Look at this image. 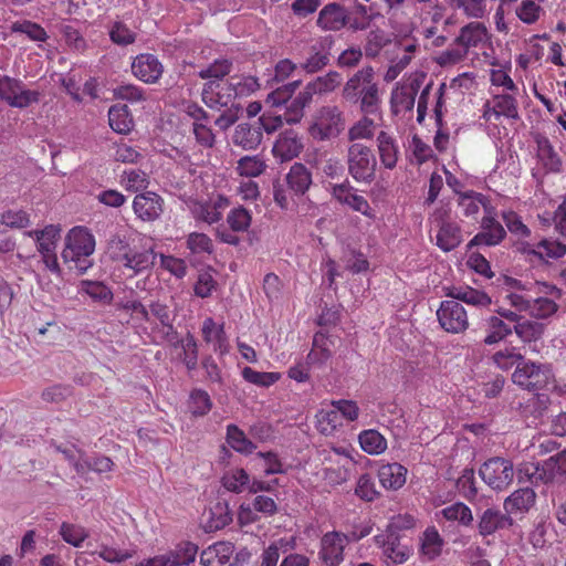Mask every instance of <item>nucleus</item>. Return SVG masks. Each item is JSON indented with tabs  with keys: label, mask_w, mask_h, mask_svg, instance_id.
<instances>
[{
	"label": "nucleus",
	"mask_w": 566,
	"mask_h": 566,
	"mask_svg": "<svg viewBox=\"0 0 566 566\" xmlns=\"http://www.w3.org/2000/svg\"><path fill=\"white\" fill-rule=\"evenodd\" d=\"M401 539L402 534L389 532H384L375 536V541L377 545L382 548L384 555L394 564L405 563L411 554L409 546L401 543Z\"/></svg>",
	"instance_id": "nucleus-18"
},
{
	"label": "nucleus",
	"mask_w": 566,
	"mask_h": 566,
	"mask_svg": "<svg viewBox=\"0 0 566 566\" xmlns=\"http://www.w3.org/2000/svg\"><path fill=\"white\" fill-rule=\"evenodd\" d=\"M492 360L496 367L502 370H509L514 366L516 368L517 365L525 361L523 355L515 347H505L504 349L496 352L493 355Z\"/></svg>",
	"instance_id": "nucleus-47"
},
{
	"label": "nucleus",
	"mask_w": 566,
	"mask_h": 566,
	"mask_svg": "<svg viewBox=\"0 0 566 566\" xmlns=\"http://www.w3.org/2000/svg\"><path fill=\"white\" fill-rule=\"evenodd\" d=\"M249 482L250 475L244 469L241 468L228 470L221 479L223 488L233 493L243 492Z\"/></svg>",
	"instance_id": "nucleus-44"
},
{
	"label": "nucleus",
	"mask_w": 566,
	"mask_h": 566,
	"mask_svg": "<svg viewBox=\"0 0 566 566\" xmlns=\"http://www.w3.org/2000/svg\"><path fill=\"white\" fill-rule=\"evenodd\" d=\"M227 441L232 449L241 453H252L256 448L235 424L227 427Z\"/></svg>",
	"instance_id": "nucleus-45"
},
{
	"label": "nucleus",
	"mask_w": 566,
	"mask_h": 566,
	"mask_svg": "<svg viewBox=\"0 0 566 566\" xmlns=\"http://www.w3.org/2000/svg\"><path fill=\"white\" fill-rule=\"evenodd\" d=\"M343 419L354 420V405L352 401H338L331 409H322L316 415V427L325 436L332 434Z\"/></svg>",
	"instance_id": "nucleus-10"
},
{
	"label": "nucleus",
	"mask_w": 566,
	"mask_h": 566,
	"mask_svg": "<svg viewBox=\"0 0 566 566\" xmlns=\"http://www.w3.org/2000/svg\"><path fill=\"white\" fill-rule=\"evenodd\" d=\"M284 182L287 186L290 193L295 196H303L312 185V172L305 165L301 163H294L291 166L290 171L286 174ZM273 197L274 201L282 209L287 208L289 198L286 190L284 189V184L279 180L273 182Z\"/></svg>",
	"instance_id": "nucleus-3"
},
{
	"label": "nucleus",
	"mask_w": 566,
	"mask_h": 566,
	"mask_svg": "<svg viewBox=\"0 0 566 566\" xmlns=\"http://www.w3.org/2000/svg\"><path fill=\"white\" fill-rule=\"evenodd\" d=\"M374 78L375 72L369 66L356 73V95L358 94L360 113L376 116L382 113L381 94Z\"/></svg>",
	"instance_id": "nucleus-5"
},
{
	"label": "nucleus",
	"mask_w": 566,
	"mask_h": 566,
	"mask_svg": "<svg viewBox=\"0 0 566 566\" xmlns=\"http://www.w3.org/2000/svg\"><path fill=\"white\" fill-rule=\"evenodd\" d=\"M517 251L528 256L531 261L534 259L546 261L564 256L566 254V244L549 239H543L537 243L523 241L517 244Z\"/></svg>",
	"instance_id": "nucleus-13"
},
{
	"label": "nucleus",
	"mask_w": 566,
	"mask_h": 566,
	"mask_svg": "<svg viewBox=\"0 0 566 566\" xmlns=\"http://www.w3.org/2000/svg\"><path fill=\"white\" fill-rule=\"evenodd\" d=\"M262 137L260 125L241 123L234 129L232 142L245 150H252L261 144Z\"/></svg>",
	"instance_id": "nucleus-26"
},
{
	"label": "nucleus",
	"mask_w": 566,
	"mask_h": 566,
	"mask_svg": "<svg viewBox=\"0 0 566 566\" xmlns=\"http://www.w3.org/2000/svg\"><path fill=\"white\" fill-rule=\"evenodd\" d=\"M187 407L192 416L199 417L210 411L212 402L207 391H190Z\"/></svg>",
	"instance_id": "nucleus-56"
},
{
	"label": "nucleus",
	"mask_w": 566,
	"mask_h": 566,
	"mask_svg": "<svg viewBox=\"0 0 566 566\" xmlns=\"http://www.w3.org/2000/svg\"><path fill=\"white\" fill-rule=\"evenodd\" d=\"M242 377L244 378V380L254 386L269 387L280 379L281 374L273 371H258L250 367H244L242 369Z\"/></svg>",
	"instance_id": "nucleus-54"
},
{
	"label": "nucleus",
	"mask_w": 566,
	"mask_h": 566,
	"mask_svg": "<svg viewBox=\"0 0 566 566\" xmlns=\"http://www.w3.org/2000/svg\"><path fill=\"white\" fill-rule=\"evenodd\" d=\"M507 230L514 235L517 241L515 247L523 241H528L531 238V229L522 221L521 217L513 210L503 211L501 214Z\"/></svg>",
	"instance_id": "nucleus-37"
},
{
	"label": "nucleus",
	"mask_w": 566,
	"mask_h": 566,
	"mask_svg": "<svg viewBox=\"0 0 566 566\" xmlns=\"http://www.w3.org/2000/svg\"><path fill=\"white\" fill-rule=\"evenodd\" d=\"M441 515L451 522H459L461 525L469 526L473 522V515L471 509L462 503L457 502L441 511Z\"/></svg>",
	"instance_id": "nucleus-49"
},
{
	"label": "nucleus",
	"mask_w": 566,
	"mask_h": 566,
	"mask_svg": "<svg viewBox=\"0 0 566 566\" xmlns=\"http://www.w3.org/2000/svg\"><path fill=\"white\" fill-rule=\"evenodd\" d=\"M512 333V327L506 324L501 317L491 316L488 319V334L484 338V343L493 345L499 343L504 337Z\"/></svg>",
	"instance_id": "nucleus-51"
},
{
	"label": "nucleus",
	"mask_w": 566,
	"mask_h": 566,
	"mask_svg": "<svg viewBox=\"0 0 566 566\" xmlns=\"http://www.w3.org/2000/svg\"><path fill=\"white\" fill-rule=\"evenodd\" d=\"M448 295L457 302L460 301L476 307H486L492 303L485 292L470 286H454Z\"/></svg>",
	"instance_id": "nucleus-30"
},
{
	"label": "nucleus",
	"mask_w": 566,
	"mask_h": 566,
	"mask_svg": "<svg viewBox=\"0 0 566 566\" xmlns=\"http://www.w3.org/2000/svg\"><path fill=\"white\" fill-rule=\"evenodd\" d=\"M349 17L338 3H328L325 6L317 18V25L324 30L337 31L344 28Z\"/></svg>",
	"instance_id": "nucleus-25"
},
{
	"label": "nucleus",
	"mask_w": 566,
	"mask_h": 566,
	"mask_svg": "<svg viewBox=\"0 0 566 566\" xmlns=\"http://www.w3.org/2000/svg\"><path fill=\"white\" fill-rule=\"evenodd\" d=\"M300 85L301 80H295L275 88L268 95L266 103L271 106H281L287 103L290 104L292 95Z\"/></svg>",
	"instance_id": "nucleus-53"
},
{
	"label": "nucleus",
	"mask_w": 566,
	"mask_h": 566,
	"mask_svg": "<svg viewBox=\"0 0 566 566\" xmlns=\"http://www.w3.org/2000/svg\"><path fill=\"white\" fill-rule=\"evenodd\" d=\"M111 128L119 134H128L134 127V120L127 105H113L108 109Z\"/></svg>",
	"instance_id": "nucleus-34"
},
{
	"label": "nucleus",
	"mask_w": 566,
	"mask_h": 566,
	"mask_svg": "<svg viewBox=\"0 0 566 566\" xmlns=\"http://www.w3.org/2000/svg\"><path fill=\"white\" fill-rule=\"evenodd\" d=\"M544 468L546 470V481L549 483L557 476L566 475V450H563L555 455L544 461Z\"/></svg>",
	"instance_id": "nucleus-55"
},
{
	"label": "nucleus",
	"mask_w": 566,
	"mask_h": 566,
	"mask_svg": "<svg viewBox=\"0 0 566 566\" xmlns=\"http://www.w3.org/2000/svg\"><path fill=\"white\" fill-rule=\"evenodd\" d=\"M437 316L441 327L449 333H462L469 327L464 307L453 298L441 302Z\"/></svg>",
	"instance_id": "nucleus-12"
},
{
	"label": "nucleus",
	"mask_w": 566,
	"mask_h": 566,
	"mask_svg": "<svg viewBox=\"0 0 566 566\" xmlns=\"http://www.w3.org/2000/svg\"><path fill=\"white\" fill-rule=\"evenodd\" d=\"M344 129L342 113L336 106L322 107L308 127L310 135L317 140L337 136Z\"/></svg>",
	"instance_id": "nucleus-7"
},
{
	"label": "nucleus",
	"mask_w": 566,
	"mask_h": 566,
	"mask_svg": "<svg viewBox=\"0 0 566 566\" xmlns=\"http://www.w3.org/2000/svg\"><path fill=\"white\" fill-rule=\"evenodd\" d=\"M407 472V469L400 463H386L378 469V479L385 489L399 490L406 483Z\"/></svg>",
	"instance_id": "nucleus-27"
},
{
	"label": "nucleus",
	"mask_w": 566,
	"mask_h": 566,
	"mask_svg": "<svg viewBox=\"0 0 566 566\" xmlns=\"http://www.w3.org/2000/svg\"><path fill=\"white\" fill-rule=\"evenodd\" d=\"M303 148L304 145L298 134L290 128L280 133L273 145L272 153L281 161H289L297 157Z\"/></svg>",
	"instance_id": "nucleus-20"
},
{
	"label": "nucleus",
	"mask_w": 566,
	"mask_h": 566,
	"mask_svg": "<svg viewBox=\"0 0 566 566\" xmlns=\"http://www.w3.org/2000/svg\"><path fill=\"white\" fill-rule=\"evenodd\" d=\"M360 448L369 454H380L387 449V440L377 430H364L358 436Z\"/></svg>",
	"instance_id": "nucleus-41"
},
{
	"label": "nucleus",
	"mask_w": 566,
	"mask_h": 566,
	"mask_svg": "<svg viewBox=\"0 0 566 566\" xmlns=\"http://www.w3.org/2000/svg\"><path fill=\"white\" fill-rule=\"evenodd\" d=\"M482 480L493 490L502 491L509 488L514 479L512 461L495 457L486 460L479 470Z\"/></svg>",
	"instance_id": "nucleus-6"
},
{
	"label": "nucleus",
	"mask_w": 566,
	"mask_h": 566,
	"mask_svg": "<svg viewBox=\"0 0 566 566\" xmlns=\"http://www.w3.org/2000/svg\"><path fill=\"white\" fill-rule=\"evenodd\" d=\"M155 260L156 253L153 250L126 252L120 259L124 268L132 270L134 274L149 270L155 264Z\"/></svg>",
	"instance_id": "nucleus-33"
},
{
	"label": "nucleus",
	"mask_w": 566,
	"mask_h": 566,
	"mask_svg": "<svg viewBox=\"0 0 566 566\" xmlns=\"http://www.w3.org/2000/svg\"><path fill=\"white\" fill-rule=\"evenodd\" d=\"M232 70V61L228 59L214 60L208 67L198 72V76L202 80L221 81L230 74Z\"/></svg>",
	"instance_id": "nucleus-50"
},
{
	"label": "nucleus",
	"mask_w": 566,
	"mask_h": 566,
	"mask_svg": "<svg viewBox=\"0 0 566 566\" xmlns=\"http://www.w3.org/2000/svg\"><path fill=\"white\" fill-rule=\"evenodd\" d=\"M326 342L327 336L323 331H319L314 335L313 346L315 348H319V352H316L314 349L310 352V354L307 355V360L310 363L323 364L331 357V350Z\"/></svg>",
	"instance_id": "nucleus-59"
},
{
	"label": "nucleus",
	"mask_w": 566,
	"mask_h": 566,
	"mask_svg": "<svg viewBox=\"0 0 566 566\" xmlns=\"http://www.w3.org/2000/svg\"><path fill=\"white\" fill-rule=\"evenodd\" d=\"M542 2L543 0H522L515 9L517 18L525 24L536 23L543 13Z\"/></svg>",
	"instance_id": "nucleus-46"
},
{
	"label": "nucleus",
	"mask_w": 566,
	"mask_h": 566,
	"mask_svg": "<svg viewBox=\"0 0 566 566\" xmlns=\"http://www.w3.org/2000/svg\"><path fill=\"white\" fill-rule=\"evenodd\" d=\"M95 251V238L84 227L72 228L65 238V248L62 251L64 263H70L77 255L91 256Z\"/></svg>",
	"instance_id": "nucleus-9"
},
{
	"label": "nucleus",
	"mask_w": 566,
	"mask_h": 566,
	"mask_svg": "<svg viewBox=\"0 0 566 566\" xmlns=\"http://www.w3.org/2000/svg\"><path fill=\"white\" fill-rule=\"evenodd\" d=\"M467 55L468 53L465 52V49L457 44V46L449 48L439 53L434 61L440 66L448 67L462 62Z\"/></svg>",
	"instance_id": "nucleus-62"
},
{
	"label": "nucleus",
	"mask_w": 566,
	"mask_h": 566,
	"mask_svg": "<svg viewBox=\"0 0 566 566\" xmlns=\"http://www.w3.org/2000/svg\"><path fill=\"white\" fill-rule=\"evenodd\" d=\"M347 537L339 533H327L321 541L319 557L326 566H338Z\"/></svg>",
	"instance_id": "nucleus-21"
},
{
	"label": "nucleus",
	"mask_w": 566,
	"mask_h": 566,
	"mask_svg": "<svg viewBox=\"0 0 566 566\" xmlns=\"http://www.w3.org/2000/svg\"><path fill=\"white\" fill-rule=\"evenodd\" d=\"M417 90L413 86L396 87L391 92L390 106L394 114L411 112L415 106Z\"/></svg>",
	"instance_id": "nucleus-32"
},
{
	"label": "nucleus",
	"mask_w": 566,
	"mask_h": 566,
	"mask_svg": "<svg viewBox=\"0 0 566 566\" xmlns=\"http://www.w3.org/2000/svg\"><path fill=\"white\" fill-rule=\"evenodd\" d=\"M499 315L512 323L513 329L523 343H536L542 338L545 325L543 323L521 318L516 311L501 308Z\"/></svg>",
	"instance_id": "nucleus-15"
},
{
	"label": "nucleus",
	"mask_w": 566,
	"mask_h": 566,
	"mask_svg": "<svg viewBox=\"0 0 566 566\" xmlns=\"http://www.w3.org/2000/svg\"><path fill=\"white\" fill-rule=\"evenodd\" d=\"M454 42L469 53L471 50H483L490 42V34L483 23L470 22L461 28Z\"/></svg>",
	"instance_id": "nucleus-16"
},
{
	"label": "nucleus",
	"mask_w": 566,
	"mask_h": 566,
	"mask_svg": "<svg viewBox=\"0 0 566 566\" xmlns=\"http://www.w3.org/2000/svg\"><path fill=\"white\" fill-rule=\"evenodd\" d=\"M28 235L34 238L38 243L40 253L53 252L55 250L56 240L60 235V229L55 226H46L43 230H32Z\"/></svg>",
	"instance_id": "nucleus-39"
},
{
	"label": "nucleus",
	"mask_w": 566,
	"mask_h": 566,
	"mask_svg": "<svg viewBox=\"0 0 566 566\" xmlns=\"http://www.w3.org/2000/svg\"><path fill=\"white\" fill-rule=\"evenodd\" d=\"M60 534L66 543L74 547H80L88 536V533L84 527L69 523H63L61 525Z\"/></svg>",
	"instance_id": "nucleus-60"
},
{
	"label": "nucleus",
	"mask_w": 566,
	"mask_h": 566,
	"mask_svg": "<svg viewBox=\"0 0 566 566\" xmlns=\"http://www.w3.org/2000/svg\"><path fill=\"white\" fill-rule=\"evenodd\" d=\"M163 198L153 191L136 195L133 201V209L136 216L143 221H154L163 213Z\"/></svg>",
	"instance_id": "nucleus-19"
},
{
	"label": "nucleus",
	"mask_w": 566,
	"mask_h": 566,
	"mask_svg": "<svg viewBox=\"0 0 566 566\" xmlns=\"http://www.w3.org/2000/svg\"><path fill=\"white\" fill-rule=\"evenodd\" d=\"M265 163L258 156H244L238 161L237 170L241 176L258 177L265 170Z\"/></svg>",
	"instance_id": "nucleus-57"
},
{
	"label": "nucleus",
	"mask_w": 566,
	"mask_h": 566,
	"mask_svg": "<svg viewBox=\"0 0 566 566\" xmlns=\"http://www.w3.org/2000/svg\"><path fill=\"white\" fill-rule=\"evenodd\" d=\"M376 164L371 149L356 144V181H370L375 176Z\"/></svg>",
	"instance_id": "nucleus-29"
},
{
	"label": "nucleus",
	"mask_w": 566,
	"mask_h": 566,
	"mask_svg": "<svg viewBox=\"0 0 566 566\" xmlns=\"http://www.w3.org/2000/svg\"><path fill=\"white\" fill-rule=\"evenodd\" d=\"M546 474L544 462L542 464L538 462H523L517 468L518 480L528 481L535 485L549 483L546 481Z\"/></svg>",
	"instance_id": "nucleus-43"
},
{
	"label": "nucleus",
	"mask_w": 566,
	"mask_h": 566,
	"mask_svg": "<svg viewBox=\"0 0 566 566\" xmlns=\"http://www.w3.org/2000/svg\"><path fill=\"white\" fill-rule=\"evenodd\" d=\"M382 125V114H361V118L356 122V139H371L378 127Z\"/></svg>",
	"instance_id": "nucleus-48"
},
{
	"label": "nucleus",
	"mask_w": 566,
	"mask_h": 566,
	"mask_svg": "<svg viewBox=\"0 0 566 566\" xmlns=\"http://www.w3.org/2000/svg\"><path fill=\"white\" fill-rule=\"evenodd\" d=\"M329 62V54L324 52L323 46L321 45L317 49L316 45L311 48V56L301 64V67L307 73H315L326 66Z\"/></svg>",
	"instance_id": "nucleus-58"
},
{
	"label": "nucleus",
	"mask_w": 566,
	"mask_h": 566,
	"mask_svg": "<svg viewBox=\"0 0 566 566\" xmlns=\"http://www.w3.org/2000/svg\"><path fill=\"white\" fill-rule=\"evenodd\" d=\"M187 248L195 254L213 252L212 240L205 233L192 232L187 238Z\"/></svg>",
	"instance_id": "nucleus-61"
},
{
	"label": "nucleus",
	"mask_w": 566,
	"mask_h": 566,
	"mask_svg": "<svg viewBox=\"0 0 566 566\" xmlns=\"http://www.w3.org/2000/svg\"><path fill=\"white\" fill-rule=\"evenodd\" d=\"M437 245L444 252H450L459 247L463 240L462 230L458 222L441 220L436 235Z\"/></svg>",
	"instance_id": "nucleus-24"
},
{
	"label": "nucleus",
	"mask_w": 566,
	"mask_h": 566,
	"mask_svg": "<svg viewBox=\"0 0 566 566\" xmlns=\"http://www.w3.org/2000/svg\"><path fill=\"white\" fill-rule=\"evenodd\" d=\"M502 295L503 300L516 312H524L532 317L546 319L557 312L556 301L560 298L562 293L555 285L545 282L504 276Z\"/></svg>",
	"instance_id": "nucleus-1"
},
{
	"label": "nucleus",
	"mask_w": 566,
	"mask_h": 566,
	"mask_svg": "<svg viewBox=\"0 0 566 566\" xmlns=\"http://www.w3.org/2000/svg\"><path fill=\"white\" fill-rule=\"evenodd\" d=\"M409 149L418 165H422L432 158L431 147L424 143L418 135H413L409 142Z\"/></svg>",
	"instance_id": "nucleus-63"
},
{
	"label": "nucleus",
	"mask_w": 566,
	"mask_h": 566,
	"mask_svg": "<svg viewBox=\"0 0 566 566\" xmlns=\"http://www.w3.org/2000/svg\"><path fill=\"white\" fill-rule=\"evenodd\" d=\"M513 525L512 517L500 510L486 509L480 516L478 523L479 534L483 537L494 534Z\"/></svg>",
	"instance_id": "nucleus-22"
},
{
	"label": "nucleus",
	"mask_w": 566,
	"mask_h": 566,
	"mask_svg": "<svg viewBox=\"0 0 566 566\" xmlns=\"http://www.w3.org/2000/svg\"><path fill=\"white\" fill-rule=\"evenodd\" d=\"M377 142L381 163L386 168L392 169L398 160V147L394 138L381 130L377 136Z\"/></svg>",
	"instance_id": "nucleus-38"
},
{
	"label": "nucleus",
	"mask_w": 566,
	"mask_h": 566,
	"mask_svg": "<svg viewBox=\"0 0 566 566\" xmlns=\"http://www.w3.org/2000/svg\"><path fill=\"white\" fill-rule=\"evenodd\" d=\"M506 237L504 227L496 220L495 208H486V214L481 220V231L468 243V249L474 247H495Z\"/></svg>",
	"instance_id": "nucleus-8"
},
{
	"label": "nucleus",
	"mask_w": 566,
	"mask_h": 566,
	"mask_svg": "<svg viewBox=\"0 0 566 566\" xmlns=\"http://www.w3.org/2000/svg\"><path fill=\"white\" fill-rule=\"evenodd\" d=\"M518 118V104L514 94H496L484 104L483 118L485 120H499Z\"/></svg>",
	"instance_id": "nucleus-14"
},
{
	"label": "nucleus",
	"mask_w": 566,
	"mask_h": 566,
	"mask_svg": "<svg viewBox=\"0 0 566 566\" xmlns=\"http://www.w3.org/2000/svg\"><path fill=\"white\" fill-rule=\"evenodd\" d=\"M132 72L140 81L147 84H155L161 77L164 66L154 54L142 53L134 59Z\"/></svg>",
	"instance_id": "nucleus-17"
},
{
	"label": "nucleus",
	"mask_w": 566,
	"mask_h": 566,
	"mask_svg": "<svg viewBox=\"0 0 566 566\" xmlns=\"http://www.w3.org/2000/svg\"><path fill=\"white\" fill-rule=\"evenodd\" d=\"M202 336L207 343H213L214 350L221 355L228 352V340L224 332V326H217L213 318L207 317L202 323Z\"/></svg>",
	"instance_id": "nucleus-31"
},
{
	"label": "nucleus",
	"mask_w": 566,
	"mask_h": 566,
	"mask_svg": "<svg viewBox=\"0 0 566 566\" xmlns=\"http://www.w3.org/2000/svg\"><path fill=\"white\" fill-rule=\"evenodd\" d=\"M233 553L232 543L218 542L201 552L200 563L203 566H231L230 559Z\"/></svg>",
	"instance_id": "nucleus-23"
},
{
	"label": "nucleus",
	"mask_w": 566,
	"mask_h": 566,
	"mask_svg": "<svg viewBox=\"0 0 566 566\" xmlns=\"http://www.w3.org/2000/svg\"><path fill=\"white\" fill-rule=\"evenodd\" d=\"M535 500L536 494L531 488H522L505 499L504 510L509 515L524 513L535 504Z\"/></svg>",
	"instance_id": "nucleus-28"
},
{
	"label": "nucleus",
	"mask_w": 566,
	"mask_h": 566,
	"mask_svg": "<svg viewBox=\"0 0 566 566\" xmlns=\"http://www.w3.org/2000/svg\"><path fill=\"white\" fill-rule=\"evenodd\" d=\"M537 157L547 172H558L560 170V157L545 137L537 139Z\"/></svg>",
	"instance_id": "nucleus-36"
},
{
	"label": "nucleus",
	"mask_w": 566,
	"mask_h": 566,
	"mask_svg": "<svg viewBox=\"0 0 566 566\" xmlns=\"http://www.w3.org/2000/svg\"><path fill=\"white\" fill-rule=\"evenodd\" d=\"M80 291L102 304H111L114 296L111 287L101 281L83 280L80 283Z\"/></svg>",
	"instance_id": "nucleus-40"
},
{
	"label": "nucleus",
	"mask_w": 566,
	"mask_h": 566,
	"mask_svg": "<svg viewBox=\"0 0 566 566\" xmlns=\"http://www.w3.org/2000/svg\"><path fill=\"white\" fill-rule=\"evenodd\" d=\"M459 207L467 217L478 214L481 208H483L484 214H486V208H494L485 196L474 191L460 195Z\"/></svg>",
	"instance_id": "nucleus-35"
},
{
	"label": "nucleus",
	"mask_w": 566,
	"mask_h": 566,
	"mask_svg": "<svg viewBox=\"0 0 566 566\" xmlns=\"http://www.w3.org/2000/svg\"><path fill=\"white\" fill-rule=\"evenodd\" d=\"M237 93L230 80L222 81H208L203 84L201 92L202 102L211 109L220 111L234 104Z\"/></svg>",
	"instance_id": "nucleus-11"
},
{
	"label": "nucleus",
	"mask_w": 566,
	"mask_h": 566,
	"mask_svg": "<svg viewBox=\"0 0 566 566\" xmlns=\"http://www.w3.org/2000/svg\"><path fill=\"white\" fill-rule=\"evenodd\" d=\"M210 518L207 527L210 531L221 530L227 526L231 521V514L228 512L226 506L221 504H217L214 507L210 509Z\"/></svg>",
	"instance_id": "nucleus-64"
},
{
	"label": "nucleus",
	"mask_w": 566,
	"mask_h": 566,
	"mask_svg": "<svg viewBox=\"0 0 566 566\" xmlns=\"http://www.w3.org/2000/svg\"><path fill=\"white\" fill-rule=\"evenodd\" d=\"M342 82V77L337 72H329L325 76H318L314 81L306 84L303 91L290 102L286 106L284 118L289 124L298 123L303 117V111L312 102L315 95L333 91Z\"/></svg>",
	"instance_id": "nucleus-2"
},
{
	"label": "nucleus",
	"mask_w": 566,
	"mask_h": 566,
	"mask_svg": "<svg viewBox=\"0 0 566 566\" xmlns=\"http://www.w3.org/2000/svg\"><path fill=\"white\" fill-rule=\"evenodd\" d=\"M443 539L436 527H428L421 538V553L430 560L441 554Z\"/></svg>",
	"instance_id": "nucleus-42"
},
{
	"label": "nucleus",
	"mask_w": 566,
	"mask_h": 566,
	"mask_svg": "<svg viewBox=\"0 0 566 566\" xmlns=\"http://www.w3.org/2000/svg\"><path fill=\"white\" fill-rule=\"evenodd\" d=\"M512 380L525 389H544L554 385L555 375L548 364L524 361L515 368Z\"/></svg>",
	"instance_id": "nucleus-4"
},
{
	"label": "nucleus",
	"mask_w": 566,
	"mask_h": 566,
	"mask_svg": "<svg viewBox=\"0 0 566 566\" xmlns=\"http://www.w3.org/2000/svg\"><path fill=\"white\" fill-rule=\"evenodd\" d=\"M11 31L13 33L25 34L30 40L36 42H45L49 38L46 31L40 24L30 20L12 23Z\"/></svg>",
	"instance_id": "nucleus-52"
}]
</instances>
